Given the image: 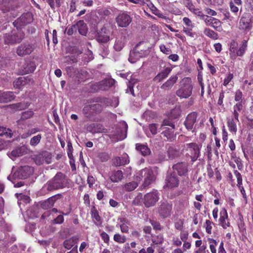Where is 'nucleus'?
<instances>
[{
  "mask_svg": "<svg viewBox=\"0 0 253 253\" xmlns=\"http://www.w3.org/2000/svg\"><path fill=\"white\" fill-rule=\"evenodd\" d=\"M67 184V179L64 174L61 172L56 175L46 184L42 188L44 191H51L65 187Z\"/></svg>",
  "mask_w": 253,
  "mask_h": 253,
  "instance_id": "f257e3e1",
  "label": "nucleus"
},
{
  "mask_svg": "<svg viewBox=\"0 0 253 253\" xmlns=\"http://www.w3.org/2000/svg\"><path fill=\"white\" fill-rule=\"evenodd\" d=\"M160 194L156 190L147 193L143 197L142 194L139 193L133 200L135 204L139 205L143 200V203L146 207L149 208L154 206L159 199Z\"/></svg>",
  "mask_w": 253,
  "mask_h": 253,
  "instance_id": "f03ea898",
  "label": "nucleus"
},
{
  "mask_svg": "<svg viewBox=\"0 0 253 253\" xmlns=\"http://www.w3.org/2000/svg\"><path fill=\"white\" fill-rule=\"evenodd\" d=\"M102 102V99L100 98H95L88 101L83 108L84 114L86 117H90L94 114L100 112L102 110L100 103Z\"/></svg>",
  "mask_w": 253,
  "mask_h": 253,
  "instance_id": "7ed1b4c3",
  "label": "nucleus"
},
{
  "mask_svg": "<svg viewBox=\"0 0 253 253\" xmlns=\"http://www.w3.org/2000/svg\"><path fill=\"white\" fill-rule=\"evenodd\" d=\"M182 84L176 91V94L181 99L188 98L192 93L193 84L190 78H184L182 80Z\"/></svg>",
  "mask_w": 253,
  "mask_h": 253,
  "instance_id": "20e7f679",
  "label": "nucleus"
},
{
  "mask_svg": "<svg viewBox=\"0 0 253 253\" xmlns=\"http://www.w3.org/2000/svg\"><path fill=\"white\" fill-rule=\"evenodd\" d=\"M137 177L139 179L144 178V182L142 185L143 188L149 186L155 180V175L153 171L149 169H142Z\"/></svg>",
  "mask_w": 253,
  "mask_h": 253,
  "instance_id": "39448f33",
  "label": "nucleus"
},
{
  "mask_svg": "<svg viewBox=\"0 0 253 253\" xmlns=\"http://www.w3.org/2000/svg\"><path fill=\"white\" fill-rule=\"evenodd\" d=\"M34 169L33 167L28 166H24L20 167L18 169L14 172L12 177L14 179H25L32 175L34 173Z\"/></svg>",
  "mask_w": 253,
  "mask_h": 253,
  "instance_id": "423d86ee",
  "label": "nucleus"
},
{
  "mask_svg": "<svg viewBox=\"0 0 253 253\" xmlns=\"http://www.w3.org/2000/svg\"><path fill=\"white\" fill-rule=\"evenodd\" d=\"M34 160L37 165H41L44 163L49 164L52 162V155L48 152L43 151L35 156Z\"/></svg>",
  "mask_w": 253,
  "mask_h": 253,
  "instance_id": "0eeeda50",
  "label": "nucleus"
},
{
  "mask_svg": "<svg viewBox=\"0 0 253 253\" xmlns=\"http://www.w3.org/2000/svg\"><path fill=\"white\" fill-rule=\"evenodd\" d=\"M24 37V33L19 31L12 32L11 34H6L4 37V42L7 43H14L20 42Z\"/></svg>",
  "mask_w": 253,
  "mask_h": 253,
  "instance_id": "6e6552de",
  "label": "nucleus"
},
{
  "mask_svg": "<svg viewBox=\"0 0 253 253\" xmlns=\"http://www.w3.org/2000/svg\"><path fill=\"white\" fill-rule=\"evenodd\" d=\"M111 32L106 27L102 28L96 35V41L101 43H107L110 40Z\"/></svg>",
  "mask_w": 253,
  "mask_h": 253,
  "instance_id": "1a4fd4ad",
  "label": "nucleus"
},
{
  "mask_svg": "<svg viewBox=\"0 0 253 253\" xmlns=\"http://www.w3.org/2000/svg\"><path fill=\"white\" fill-rule=\"evenodd\" d=\"M252 17L249 13H244L240 20L239 28L242 30H249L252 27Z\"/></svg>",
  "mask_w": 253,
  "mask_h": 253,
  "instance_id": "9d476101",
  "label": "nucleus"
},
{
  "mask_svg": "<svg viewBox=\"0 0 253 253\" xmlns=\"http://www.w3.org/2000/svg\"><path fill=\"white\" fill-rule=\"evenodd\" d=\"M34 49L35 47L33 44L24 42L18 46L16 52L19 56H23L31 54Z\"/></svg>",
  "mask_w": 253,
  "mask_h": 253,
  "instance_id": "9b49d317",
  "label": "nucleus"
},
{
  "mask_svg": "<svg viewBox=\"0 0 253 253\" xmlns=\"http://www.w3.org/2000/svg\"><path fill=\"white\" fill-rule=\"evenodd\" d=\"M32 15L31 13H24L13 22V25L17 29L20 28L31 23L32 21Z\"/></svg>",
  "mask_w": 253,
  "mask_h": 253,
  "instance_id": "f8f14e48",
  "label": "nucleus"
},
{
  "mask_svg": "<svg viewBox=\"0 0 253 253\" xmlns=\"http://www.w3.org/2000/svg\"><path fill=\"white\" fill-rule=\"evenodd\" d=\"M186 148L190 153L192 160L195 161L200 156L201 145L195 143H191L186 144Z\"/></svg>",
  "mask_w": 253,
  "mask_h": 253,
  "instance_id": "ddd939ff",
  "label": "nucleus"
},
{
  "mask_svg": "<svg viewBox=\"0 0 253 253\" xmlns=\"http://www.w3.org/2000/svg\"><path fill=\"white\" fill-rule=\"evenodd\" d=\"M183 21L186 27H184L183 28V32L187 36L191 38L197 37V35L195 32H192V29L194 27V25L192 23V21L188 17H184Z\"/></svg>",
  "mask_w": 253,
  "mask_h": 253,
  "instance_id": "4468645a",
  "label": "nucleus"
},
{
  "mask_svg": "<svg viewBox=\"0 0 253 253\" xmlns=\"http://www.w3.org/2000/svg\"><path fill=\"white\" fill-rule=\"evenodd\" d=\"M179 180L174 172L169 173L166 179V186L169 188H174L178 186Z\"/></svg>",
  "mask_w": 253,
  "mask_h": 253,
  "instance_id": "2eb2a0df",
  "label": "nucleus"
},
{
  "mask_svg": "<svg viewBox=\"0 0 253 253\" xmlns=\"http://www.w3.org/2000/svg\"><path fill=\"white\" fill-rule=\"evenodd\" d=\"M118 26L122 28L127 27L131 22V18L129 15L123 13L119 14L116 18Z\"/></svg>",
  "mask_w": 253,
  "mask_h": 253,
  "instance_id": "dca6fc26",
  "label": "nucleus"
},
{
  "mask_svg": "<svg viewBox=\"0 0 253 253\" xmlns=\"http://www.w3.org/2000/svg\"><path fill=\"white\" fill-rule=\"evenodd\" d=\"M171 126V128L166 127V130L162 132L164 136L166 137L168 139H170L173 136L174 125L171 123L169 120H165L163 124L161 125V128L164 129V126Z\"/></svg>",
  "mask_w": 253,
  "mask_h": 253,
  "instance_id": "f3484780",
  "label": "nucleus"
},
{
  "mask_svg": "<svg viewBox=\"0 0 253 253\" xmlns=\"http://www.w3.org/2000/svg\"><path fill=\"white\" fill-rule=\"evenodd\" d=\"M139 45H137L134 48L133 50L130 52L128 60L131 63H134L140 58L143 57L146 54L145 50H140L139 51Z\"/></svg>",
  "mask_w": 253,
  "mask_h": 253,
  "instance_id": "a211bd4d",
  "label": "nucleus"
},
{
  "mask_svg": "<svg viewBox=\"0 0 253 253\" xmlns=\"http://www.w3.org/2000/svg\"><path fill=\"white\" fill-rule=\"evenodd\" d=\"M30 151V150L28 146L22 145L21 147H17L13 150L10 153L8 154V155L10 158L13 159V158L27 154L29 153Z\"/></svg>",
  "mask_w": 253,
  "mask_h": 253,
  "instance_id": "6ab92c4d",
  "label": "nucleus"
},
{
  "mask_svg": "<svg viewBox=\"0 0 253 253\" xmlns=\"http://www.w3.org/2000/svg\"><path fill=\"white\" fill-rule=\"evenodd\" d=\"M33 83V81L30 76L26 77H19L13 82V86L15 88H21L24 85L30 83Z\"/></svg>",
  "mask_w": 253,
  "mask_h": 253,
  "instance_id": "aec40b11",
  "label": "nucleus"
},
{
  "mask_svg": "<svg viewBox=\"0 0 253 253\" xmlns=\"http://www.w3.org/2000/svg\"><path fill=\"white\" fill-rule=\"evenodd\" d=\"M242 0H230L229 3L230 11L235 15L238 14L239 10L242 11Z\"/></svg>",
  "mask_w": 253,
  "mask_h": 253,
  "instance_id": "412c9836",
  "label": "nucleus"
},
{
  "mask_svg": "<svg viewBox=\"0 0 253 253\" xmlns=\"http://www.w3.org/2000/svg\"><path fill=\"white\" fill-rule=\"evenodd\" d=\"M171 210V205L167 202H164L161 204L159 207V212L163 217H167L170 215Z\"/></svg>",
  "mask_w": 253,
  "mask_h": 253,
  "instance_id": "4be33fe9",
  "label": "nucleus"
},
{
  "mask_svg": "<svg viewBox=\"0 0 253 253\" xmlns=\"http://www.w3.org/2000/svg\"><path fill=\"white\" fill-rule=\"evenodd\" d=\"M197 117V114L196 112H192L189 114L185 121L184 124L186 128L188 130H192L196 123Z\"/></svg>",
  "mask_w": 253,
  "mask_h": 253,
  "instance_id": "5701e85b",
  "label": "nucleus"
},
{
  "mask_svg": "<svg viewBox=\"0 0 253 253\" xmlns=\"http://www.w3.org/2000/svg\"><path fill=\"white\" fill-rule=\"evenodd\" d=\"M228 214L225 209L223 208L220 211V217L219 219L220 225L224 228L226 229L230 226V223L227 220Z\"/></svg>",
  "mask_w": 253,
  "mask_h": 253,
  "instance_id": "b1692460",
  "label": "nucleus"
},
{
  "mask_svg": "<svg viewBox=\"0 0 253 253\" xmlns=\"http://www.w3.org/2000/svg\"><path fill=\"white\" fill-rule=\"evenodd\" d=\"M0 103L9 102L13 100L15 97L12 91H2L0 90Z\"/></svg>",
  "mask_w": 253,
  "mask_h": 253,
  "instance_id": "393cba45",
  "label": "nucleus"
},
{
  "mask_svg": "<svg viewBox=\"0 0 253 253\" xmlns=\"http://www.w3.org/2000/svg\"><path fill=\"white\" fill-rule=\"evenodd\" d=\"M115 82V81L114 79L109 78L98 83L96 85L99 89L105 90L113 85Z\"/></svg>",
  "mask_w": 253,
  "mask_h": 253,
  "instance_id": "a878e982",
  "label": "nucleus"
},
{
  "mask_svg": "<svg viewBox=\"0 0 253 253\" xmlns=\"http://www.w3.org/2000/svg\"><path fill=\"white\" fill-rule=\"evenodd\" d=\"M114 166L118 167L121 165H125L129 163L128 156L126 154H124L122 157H116L112 160Z\"/></svg>",
  "mask_w": 253,
  "mask_h": 253,
  "instance_id": "bb28decb",
  "label": "nucleus"
},
{
  "mask_svg": "<svg viewBox=\"0 0 253 253\" xmlns=\"http://www.w3.org/2000/svg\"><path fill=\"white\" fill-rule=\"evenodd\" d=\"M173 169L176 171L179 175H185L188 171L187 165L185 163H178L173 166Z\"/></svg>",
  "mask_w": 253,
  "mask_h": 253,
  "instance_id": "cd10ccee",
  "label": "nucleus"
},
{
  "mask_svg": "<svg viewBox=\"0 0 253 253\" xmlns=\"http://www.w3.org/2000/svg\"><path fill=\"white\" fill-rule=\"evenodd\" d=\"M178 77L177 75L171 76L165 83L161 86L162 89L169 90L171 89L174 84L177 82Z\"/></svg>",
  "mask_w": 253,
  "mask_h": 253,
  "instance_id": "c85d7f7f",
  "label": "nucleus"
},
{
  "mask_svg": "<svg viewBox=\"0 0 253 253\" xmlns=\"http://www.w3.org/2000/svg\"><path fill=\"white\" fill-rule=\"evenodd\" d=\"M78 241L79 238L77 237L73 236L64 241L63 246L67 250H70L73 247H75L76 245H77Z\"/></svg>",
  "mask_w": 253,
  "mask_h": 253,
  "instance_id": "c756f323",
  "label": "nucleus"
},
{
  "mask_svg": "<svg viewBox=\"0 0 253 253\" xmlns=\"http://www.w3.org/2000/svg\"><path fill=\"white\" fill-rule=\"evenodd\" d=\"M234 173L237 180V186L240 188L241 192L246 201H247V196L245 193V190L242 185V177L241 173L237 170H234Z\"/></svg>",
  "mask_w": 253,
  "mask_h": 253,
  "instance_id": "7c9ffc66",
  "label": "nucleus"
},
{
  "mask_svg": "<svg viewBox=\"0 0 253 253\" xmlns=\"http://www.w3.org/2000/svg\"><path fill=\"white\" fill-rule=\"evenodd\" d=\"M126 42V40L125 36H124L117 38L114 45L115 50L118 51H121L124 47Z\"/></svg>",
  "mask_w": 253,
  "mask_h": 253,
  "instance_id": "2f4dec72",
  "label": "nucleus"
},
{
  "mask_svg": "<svg viewBox=\"0 0 253 253\" xmlns=\"http://www.w3.org/2000/svg\"><path fill=\"white\" fill-rule=\"evenodd\" d=\"M171 69L169 67H167L161 71L154 78L155 81L161 82L166 79L170 74Z\"/></svg>",
  "mask_w": 253,
  "mask_h": 253,
  "instance_id": "473e14b6",
  "label": "nucleus"
},
{
  "mask_svg": "<svg viewBox=\"0 0 253 253\" xmlns=\"http://www.w3.org/2000/svg\"><path fill=\"white\" fill-rule=\"evenodd\" d=\"M147 6L149 9L151 11V12L157 16L158 17L166 19V20L169 19L168 17L165 16L162 12H161V11L159 10H158L156 6H155L154 5L152 2L147 4Z\"/></svg>",
  "mask_w": 253,
  "mask_h": 253,
  "instance_id": "72a5a7b5",
  "label": "nucleus"
},
{
  "mask_svg": "<svg viewBox=\"0 0 253 253\" xmlns=\"http://www.w3.org/2000/svg\"><path fill=\"white\" fill-rule=\"evenodd\" d=\"M123 173L122 170H118L113 171L110 175V180L114 182H118L123 178Z\"/></svg>",
  "mask_w": 253,
  "mask_h": 253,
  "instance_id": "f704fd0d",
  "label": "nucleus"
},
{
  "mask_svg": "<svg viewBox=\"0 0 253 253\" xmlns=\"http://www.w3.org/2000/svg\"><path fill=\"white\" fill-rule=\"evenodd\" d=\"M236 120L234 119L232 117H229L227 118V126L229 130L234 134H236L237 131V127L236 125Z\"/></svg>",
  "mask_w": 253,
  "mask_h": 253,
  "instance_id": "c9c22d12",
  "label": "nucleus"
},
{
  "mask_svg": "<svg viewBox=\"0 0 253 253\" xmlns=\"http://www.w3.org/2000/svg\"><path fill=\"white\" fill-rule=\"evenodd\" d=\"M136 149L139 151L143 156L149 155L151 153L150 149L147 145L144 144H136Z\"/></svg>",
  "mask_w": 253,
  "mask_h": 253,
  "instance_id": "e433bc0d",
  "label": "nucleus"
},
{
  "mask_svg": "<svg viewBox=\"0 0 253 253\" xmlns=\"http://www.w3.org/2000/svg\"><path fill=\"white\" fill-rule=\"evenodd\" d=\"M36 69L35 63L31 61L27 62L23 66V72L24 74H29L33 72Z\"/></svg>",
  "mask_w": 253,
  "mask_h": 253,
  "instance_id": "4c0bfd02",
  "label": "nucleus"
},
{
  "mask_svg": "<svg viewBox=\"0 0 253 253\" xmlns=\"http://www.w3.org/2000/svg\"><path fill=\"white\" fill-rule=\"evenodd\" d=\"M76 28L78 29L79 32L82 35H85L87 33L86 25L83 20L79 21L76 24Z\"/></svg>",
  "mask_w": 253,
  "mask_h": 253,
  "instance_id": "58836bf2",
  "label": "nucleus"
},
{
  "mask_svg": "<svg viewBox=\"0 0 253 253\" xmlns=\"http://www.w3.org/2000/svg\"><path fill=\"white\" fill-rule=\"evenodd\" d=\"M247 47V41L244 40L239 48L237 49L235 52V57L236 56H242L245 53Z\"/></svg>",
  "mask_w": 253,
  "mask_h": 253,
  "instance_id": "ea45409f",
  "label": "nucleus"
},
{
  "mask_svg": "<svg viewBox=\"0 0 253 253\" xmlns=\"http://www.w3.org/2000/svg\"><path fill=\"white\" fill-rule=\"evenodd\" d=\"M120 126L122 128L121 130V132L120 134H118L119 135V139L123 140L125 139L126 137V131L127 129V125L125 122H123L120 124Z\"/></svg>",
  "mask_w": 253,
  "mask_h": 253,
  "instance_id": "a19ab883",
  "label": "nucleus"
},
{
  "mask_svg": "<svg viewBox=\"0 0 253 253\" xmlns=\"http://www.w3.org/2000/svg\"><path fill=\"white\" fill-rule=\"evenodd\" d=\"M211 21L212 22H211L210 26L211 27L215 30L219 32L222 30L221 22L219 20L213 17L212 19H211Z\"/></svg>",
  "mask_w": 253,
  "mask_h": 253,
  "instance_id": "79ce46f5",
  "label": "nucleus"
},
{
  "mask_svg": "<svg viewBox=\"0 0 253 253\" xmlns=\"http://www.w3.org/2000/svg\"><path fill=\"white\" fill-rule=\"evenodd\" d=\"M168 155L169 159H172L179 155V151L173 146H170L168 150Z\"/></svg>",
  "mask_w": 253,
  "mask_h": 253,
  "instance_id": "37998d69",
  "label": "nucleus"
},
{
  "mask_svg": "<svg viewBox=\"0 0 253 253\" xmlns=\"http://www.w3.org/2000/svg\"><path fill=\"white\" fill-rule=\"evenodd\" d=\"M243 109V106L241 102L237 103L233 107V115L235 120L237 122H239V113Z\"/></svg>",
  "mask_w": 253,
  "mask_h": 253,
  "instance_id": "c03bdc74",
  "label": "nucleus"
},
{
  "mask_svg": "<svg viewBox=\"0 0 253 253\" xmlns=\"http://www.w3.org/2000/svg\"><path fill=\"white\" fill-rule=\"evenodd\" d=\"M54 199L52 198H50L43 202L41 204V207L42 209L46 210L52 207L54 205Z\"/></svg>",
  "mask_w": 253,
  "mask_h": 253,
  "instance_id": "a18cd8bd",
  "label": "nucleus"
},
{
  "mask_svg": "<svg viewBox=\"0 0 253 253\" xmlns=\"http://www.w3.org/2000/svg\"><path fill=\"white\" fill-rule=\"evenodd\" d=\"M238 43L234 41H232L230 44L229 50H230V55L232 58H235V52L237 49Z\"/></svg>",
  "mask_w": 253,
  "mask_h": 253,
  "instance_id": "49530a36",
  "label": "nucleus"
},
{
  "mask_svg": "<svg viewBox=\"0 0 253 253\" xmlns=\"http://www.w3.org/2000/svg\"><path fill=\"white\" fill-rule=\"evenodd\" d=\"M12 133L11 130L4 127H0V136H5L7 137H11Z\"/></svg>",
  "mask_w": 253,
  "mask_h": 253,
  "instance_id": "de8ad7c7",
  "label": "nucleus"
},
{
  "mask_svg": "<svg viewBox=\"0 0 253 253\" xmlns=\"http://www.w3.org/2000/svg\"><path fill=\"white\" fill-rule=\"evenodd\" d=\"M164 238L161 234L158 235H153L152 236V242L153 244L160 245L163 243Z\"/></svg>",
  "mask_w": 253,
  "mask_h": 253,
  "instance_id": "09e8293b",
  "label": "nucleus"
},
{
  "mask_svg": "<svg viewBox=\"0 0 253 253\" xmlns=\"http://www.w3.org/2000/svg\"><path fill=\"white\" fill-rule=\"evenodd\" d=\"M204 33L206 36L209 37L210 38L213 39H217V34L209 28H205L204 30Z\"/></svg>",
  "mask_w": 253,
  "mask_h": 253,
  "instance_id": "8fccbe9b",
  "label": "nucleus"
},
{
  "mask_svg": "<svg viewBox=\"0 0 253 253\" xmlns=\"http://www.w3.org/2000/svg\"><path fill=\"white\" fill-rule=\"evenodd\" d=\"M208 240L210 244V249L211 253H216V247L217 245V243L216 240L212 238H208Z\"/></svg>",
  "mask_w": 253,
  "mask_h": 253,
  "instance_id": "3c124183",
  "label": "nucleus"
},
{
  "mask_svg": "<svg viewBox=\"0 0 253 253\" xmlns=\"http://www.w3.org/2000/svg\"><path fill=\"white\" fill-rule=\"evenodd\" d=\"M138 185L137 182L132 181L126 183L124 185V188L126 191H131L135 189Z\"/></svg>",
  "mask_w": 253,
  "mask_h": 253,
  "instance_id": "603ef678",
  "label": "nucleus"
},
{
  "mask_svg": "<svg viewBox=\"0 0 253 253\" xmlns=\"http://www.w3.org/2000/svg\"><path fill=\"white\" fill-rule=\"evenodd\" d=\"M42 138L41 134H38L31 138L30 141V144L32 146H37L40 142Z\"/></svg>",
  "mask_w": 253,
  "mask_h": 253,
  "instance_id": "864d4df0",
  "label": "nucleus"
},
{
  "mask_svg": "<svg viewBox=\"0 0 253 253\" xmlns=\"http://www.w3.org/2000/svg\"><path fill=\"white\" fill-rule=\"evenodd\" d=\"M114 240L120 244L124 243L126 241V238L125 236H122L119 233L114 235Z\"/></svg>",
  "mask_w": 253,
  "mask_h": 253,
  "instance_id": "5fc2aeb1",
  "label": "nucleus"
},
{
  "mask_svg": "<svg viewBox=\"0 0 253 253\" xmlns=\"http://www.w3.org/2000/svg\"><path fill=\"white\" fill-rule=\"evenodd\" d=\"M159 125L157 124H151L149 126V128L153 135H155L157 133L158 129H162V128H160L161 126L159 127Z\"/></svg>",
  "mask_w": 253,
  "mask_h": 253,
  "instance_id": "6e6d98bb",
  "label": "nucleus"
},
{
  "mask_svg": "<svg viewBox=\"0 0 253 253\" xmlns=\"http://www.w3.org/2000/svg\"><path fill=\"white\" fill-rule=\"evenodd\" d=\"M91 214L92 217L94 220H95L97 222H100L101 217L99 215L98 212L94 207L91 209Z\"/></svg>",
  "mask_w": 253,
  "mask_h": 253,
  "instance_id": "4d7b16f0",
  "label": "nucleus"
},
{
  "mask_svg": "<svg viewBox=\"0 0 253 253\" xmlns=\"http://www.w3.org/2000/svg\"><path fill=\"white\" fill-rule=\"evenodd\" d=\"M233 74L231 73H228L226 74L225 77L223 80V85L225 86H227L228 84L231 81L233 78Z\"/></svg>",
  "mask_w": 253,
  "mask_h": 253,
  "instance_id": "13d9d810",
  "label": "nucleus"
},
{
  "mask_svg": "<svg viewBox=\"0 0 253 253\" xmlns=\"http://www.w3.org/2000/svg\"><path fill=\"white\" fill-rule=\"evenodd\" d=\"M47 2L52 9H54L55 7H59L60 6L59 0H47Z\"/></svg>",
  "mask_w": 253,
  "mask_h": 253,
  "instance_id": "bf43d9fd",
  "label": "nucleus"
},
{
  "mask_svg": "<svg viewBox=\"0 0 253 253\" xmlns=\"http://www.w3.org/2000/svg\"><path fill=\"white\" fill-rule=\"evenodd\" d=\"M34 115L33 111L31 110H28L27 111H25L23 113H22L21 115V118L23 120H26L28 119L29 118H30L32 117Z\"/></svg>",
  "mask_w": 253,
  "mask_h": 253,
  "instance_id": "052dcab7",
  "label": "nucleus"
},
{
  "mask_svg": "<svg viewBox=\"0 0 253 253\" xmlns=\"http://www.w3.org/2000/svg\"><path fill=\"white\" fill-rule=\"evenodd\" d=\"M212 224H213L211 221L207 220L205 223V228L206 232L211 234V233Z\"/></svg>",
  "mask_w": 253,
  "mask_h": 253,
  "instance_id": "680f3d73",
  "label": "nucleus"
},
{
  "mask_svg": "<svg viewBox=\"0 0 253 253\" xmlns=\"http://www.w3.org/2000/svg\"><path fill=\"white\" fill-rule=\"evenodd\" d=\"M212 18V17L204 14L201 19L204 21L206 25L210 26L211 22H212L211 19Z\"/></svg>",
  "mask_w": 253,
  "mask_h": 253,
  "instance_id": "e2e57ef3",
  "label": "nucleus"
},
{
  "mask_svg": "<svg viewBox=\"0 0 253 253\" xmlns=\"http://www.w3.org/2000/svg\"><path fill=\"white\" fill-rule=\"evenodd\" d=\"M160 49L161 51L166 54H169L171 52V50L169 48L166 47L164 44H161L160 45Z\"/></svg>",
  "mask_w": 253,
  "mask_h": 253,
  "instance_id": "0e129e2a",
  "label": "nucleus"
},
{
  "mask_svg": "<svg viewBox=\"0 0 253 253\" xmlns=\"http://www.w3.org/2000/svg\"><path fill=\"white\" fill-rule=\"evenodd\" d=\"M102 239L105 243H108L109 242L110 238L109 235L105 232H103L100 234Z\"/></svg>",
  "mask_w": 253,
  "mask_h": 253,
  "instance_id": "69168bd1",
  "label": "nucleus"
},
{
  "mask_svg": "<svg viewBox=\"0 0 253 253\" xmlns=\"http://www.w3.org/2000/svg\"><path fill=\"white\" fill-rule=\"evenodd\" d=\"M186 7L191 11L192 12L195 8L191 1L188 0L185 4Z\"/></svg>",
  "mask_w": 253,
  "mask_h": 253,
  "instance_id": "338daca9",
  "label": "nucleus"
},
{
  "mask_svg": "<svg viewBox=\"0 0 253 253\" xmlns=\"http://www.w3.org/2000/svg\"><path fill=\"white\" fill-rule=\"evenodd\" d=\"M183 222L182 220H179L174 223L175 228L179 230H181L183 228Z\"/></svg>",
  "mask_w": 253,
  "mask_h": 253,
  "instance_id": "774afa93",
  "label": "nucleus"
}]
</instances>
